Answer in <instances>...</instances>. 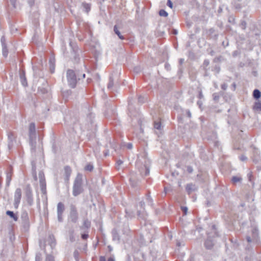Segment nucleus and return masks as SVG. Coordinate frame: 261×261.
Masks as SVG:
<instances>
[{"label":"nucleus","mask_w":261,"mask_h":261,"mask_svg":"<svg viewBox=\"0 0 261 261\" xmlns=\"http://www.w3.org/2000/svg\"><path fill=\"white\" fill-rule=\"evenodd\" d=\"M21 197V191L20 189H17L15 192L14 198L15 202L18 204L19 203Z\"/></svg>","instance_id":"4"},{"label":"nucleus","mask_w":261,"mask_h":261,"mask_svg":"<svg viewBox=\"0 0 261 261\" xmlns=\"http://www.w3.org/2000/svg\"><path fill=\"white\" fill-rule=\"evenodd\" d=\"M135 180H136L135 177L133 176L130 178V181L131 182L132 185L133 187H135L136 186Z\"/></svg>","instance_id":"19"},{"label":"nucleus","mask_w":261,"mask_h":261,"mask_svg":"<svg viewBox=\"0 0 261 261\" xmlns=\"http://www.w3.org/2000/svg\"><path fill=\"white\" fill-rule=\"evenodd\" d=\"M145 101V97L142 96H140L138 98V101L140 103H143Z\"/></svg>","instance_id":"23"},{"label":"nucleus","mask_w":261,"mask_h":261,"mask_svg":"<svg viewBox=\"0 0 261 261\" xmlns=\"http://www.w3.org/2000/svg\"><path fill=\"white\" fill-rule=\"evenodd\" d=\"M45 261H55L54 257L50 254L46 256Z\"/></svg>","instance_id":"16"},{"label":"nucleus","mask_w":261,"mask_h":261,"mask_svg":"<svg viewBox=\"0 0 261 261\" xmlns=\"http://www.w3.org/2000/svg\"><path fill=\"white\" fill-rule=\"evenodd\" d=\"M141 68L140 67H136L134 68V70L136 73H138L141 71Z\"/></svg>","instance_id":"27"},{"label":"nucleus","mask_w":261,"mask_h":261,"mask_svg":"<svg viewBox=\"0 0 261 261\" xmlns=\"http://www.w3.org/2000/svg\"><path fill=\"white\" fill-rule=\"evenodd\" d=\"M64 210V205L63 203L62 202H59L57 206V211H58V219L59 221H61L62 220V215Z\"/></svg>","instance_id":"3"},{"label":"nucleus","mask_w":261,"mask_h":261,"mask_svg":"<svg viewBox=\"0 0 261 261\" xmlns=\"http://www.w3.org/2000/svg\"><path fill=\"white\" fill-rule=\"evenodd\" d=\"M240 159H241V161H244L246 160V159H247V157H246V156H245V155H241V157H240Z\"/></svg>","instance_id":"33"},{"label":"nucleus","mask_w":261,"mask_h":261,"mask_svg":"<svg viewBox=\"0 0 261 261\" xmlns=\"http://www.w3.org/2000/svg\"><path fill=\"white\" fill-rule=\"evenodd\" d=\"M198 104L199 105V107H201V103H200L199 101L198 102Z\"/></svg>","instance_id":"57"},{"label":"nucleus","mask_w":261,"mask_h":261,"mask_svg":"<svg viewBox=\"0 0 261 261\" xmlns=\"http://www.w3.org/2000/svg\"><path fill=\"white\" fill-rule=\"evenodd\" d=\"M170 191V189H167V188H164V192H165V194H166L167 192H169V191Z\"/></svg>","instance_id":"41"},{"label":"nucleus","mask_w":261,"mask_h":261,"mask_svg":"<svg viewBox=\"0 0 261 261\" xmlns=\"http://www.w3.org/2000/svg\"><path fill=\"white\" fill-rule=\"evenodd\" d=\"M144 205V202L143 201H141L139 203V207L140 208L139 210H138L137 211V214L139 217L140 218H144V216L143 214L144 213V208L143 206Z\"/></svg>","instance_id":"5"},{"label":"nucleus","mask_w":261,"mask_h":261,"mask_svg":"<svg viewBox=\"0 0 261 261\" xmlns=\"http://www.w3.org/2000/svg\"><path fill=\"white\" fill-rule=\"evenodd\" d=\"M93 169V166L90 164H87L85 167V170L86 171H91Z\"/></svg>","instance_id":"15"},{"label":"nucleus","mask_w":261,"mask_h":261,"mask_svg":"<svg viewBox=\"0 0 261 261\" xmlns=\"http://www.w3.org/2000/svg\"><path fill=\"white\" fill-rule=\"evenodd\" d=\"M84 7H85V8L86 10V12H88L89 11L90 9V6H89V5L88 4H85L84 5Z\"/></svg>","instance_id":"26"},{"label":"nucleus","mask_w":261,"mask_h":261,"mask_svg":"<svg viewBox=\"0 0 261 261\" xmlns=\"http://www.w3.org/2000/svg\"><path fill=\"white\" fill-rule=\"evenodd\" d=\"M147 199L150 201H151V199L150 197H148Z\"/></svg>","instance_id":"56"},{"label":"nucleus","mask_w":261,"mask_h":261,"mask_svg":"<svg viewBox=\"0 0 261 261\" xmlns=\"http://www.w3.org/2000/svg\"><path fill=\"white\" fill-rule=\"evenodd\" d=\"M187 192L188 194H191L192 192L196 190L197 188L195 185L192 184H188L186 188Z\"/></svg>","instance_id":"6"},{"label":"nucleus","mask_w":261,"mask_h":261,"mask_svg":"<svg viewBox=\"0 0 261 261\" xmlns=\"http://www.w3.org/2000/svg\"><path fill=\"white\" fill-rule=\"evenodd\" d=\"M108 87L109 89L112 88V85L111 83H109Z\"/></svg>","instance_id":"44"},{"label":"nucleus","mask_w":261,"mask_h":261,"mask_svg":"<svg viewBox=\"0 0 261 261\" xmlns=\"http://www.w3.org/2000/svg\"><path fill=\"white\" fill-rule=\"evenodd\" d=\"M72 170L69 166H65L64 167V174L66 180H68L71 175Z\"/></svg>","instance_id":"7"},{"label":"nucleus","mask_w":261,"mask_h":261,"mask_svg":"<svg viewBox=\"0 0 261 261\" xmlns=\"http://www.w3.org/2000/svg\"><path fill=\"white\" fill-rule=\"evenodd\" d=\"M247 240L248 242H249V243H250L252 241V240L250 237H247Z\"/></svg>","instance_id":"38"},{"label":"nucleus","mask_w":261,"mask_h":261,"mask_svg":"<svg viewBox=\"0 0 261 261\" xmlns=\"http://www.w3.org/2000/svg\"><path fill=\"white\" fill-rule=\"evenodd\" d=\"M253 95L255 98L258 99L261 96V93L258 90L255 89L253 91Z\"/></svg>","instance_id":"9"},{"label":"nucleus","mask_w":261,"mask_h":261,"mask_svg":"<svg viewBox=\"0 0 261 261\" xmlns=\"http://www.w3.org/2000/svg\"><path fill=\"white\" fill-rule=\"evenodd\" d=\"M6 214L9 216H10L11 218H13L15 220H17V218L16 216H15L13 212L8 211H7Z\"/></svg>","instance_id":"12"},{"label":"nucleus","mask_w":261,"mask_h":261,"mask_svg":"<svg viewBox=\"0 0 261 261\" xmlns=\"http://www.w3.org/2000/svg\"><path fill=\"white\" fill-rule=\"evenodd\" d=\"M116 92H117V94H116L115 93V97H116V96H118V97H120V90H115V93H116Z\"/></svg>","instance_id":"29"},{"label":"nucleus","mask_w":261,"mask_h":261,"mask_svg":"<svg viewBox=\"0 0 261 261\" xmlns=\"http://www.w3.org/2000/svg\"><path fill=\"white\" fill-rule=\"evenodd\" d=\"M108 261H114V260L112 258H110L109 259Z\"/></svg>","instance_id":"52"},{"label":"nucleus","mask_w":261,"mask_h":261,"mask_svg":"<svg viewBox=\"0 0 261 261\" xmlns=\"http://www.w3.org/2000/svg\"><path fill=\"white\" fill-rule=\"evenodd\" d=\"M242 180V178L239 176H233L232 178V181L233 183L240 182Z\"/></svg>","instance_id":"14"},{"label":"nucleus","mask_w":261,"mask_h":261,"mask_svg":"<svg viewBox=\"0 0 261 261\" xmlns=\"http://www.w3.org/2000/svg\"><path fill=\"white\" fill-rule=\"evenodd\" d=\"M35 132V125L34 123H31L29 125L30 135L34 134Z\"/></svg>","instance_id":"8"},{"label":"nucleus","mask_w":261,"mask_h":261,"mask_svg":"<svg viewBox=\"0 0 261 261\" xmlns=\"http://www.w3.org/2000/svg\"><path fill=\"white\" fill-rule=\"evenodd\" d=\"M99 261H106V258L103 256H101L99 259Z\"/></svg>","instance_id":"37"},{"label":"nucleus","mask_w":261,"mask_h":261,"mask_svg":"<svg viewBox=\"0 0 261 261\" xmlns=\"http://www.w3.org/2000/svg\"><path fill=\"white\" fill-rule=\"evenodd\" d=\"M159 14L161 16L167 17L168 16V13L164 10H161L159 12Z\"/></svg>","instance_id":"17"},{"label":"nucleus","mask_w":261,"mask_h":261,"mask_svg":"<svg viewBox=\"0 0 261 261\" xmlns=\"http://www.w3.org/2000/svg\"><path fill=\"white\" fill-rule=\"evenodd\" d=\"M126 147L129 149H131L133 148V144L132 143H128L126 145Z\"/></svg>","instance_id":"30"},{"label":"nucleus","mask_w":261,"mask_h":261,"mask_svg":"<svg viewBox=\"0 0 261 261\" xmlns=\"http://www.w3.org/2000/svg\"><path fill=\"white\" fill-rule=\"evenodd\" d=\"M117 164L118 166L120 167L123 164V162L121 160H119L117 161Z\"/></svg>","instance_id":"34"},{"label":"nucleus","mask_w":261,"mask_h":261,"mask_svg":"<svg viewBox=\"0 0 261 261\" xmlns=\"http://www.w3.org/2000/svg\"><path fill=\"white\" fill-rule=\"evenodd\" d=\"M254 109L256 111H261V103L259 102H255Z\"/></svg>","instance_id":"11"},{"label":"nucleus","mask_w":261,"mask_h":261,"mask_svg":"<svg viewBox=\"0 0 261 261\" xmlns=\"http://www.w3.org/2000/svg\"><path fill=\"white\" fill-rule=\"evenodd\" d=\"M3 55L5 56H7V51H3Z\"/></svg>","instance_id":"49"},{"label":"nucleus","mask_w":261,"mask_h":261,"mask_svg":"<svg viewBox=\"0 0 261 261\" xmlns=\"http://www.w3.org/2000/svg\"><path fill=\"white\" fill-rule=\"evenodd\" d=\"M161 124L159 122H154V128L156 129L160 130L161 129Z\"/></svg>","instance_id":"18"},{"label":"nucleus","mask_w":261,"mask_h":261,"mask_svg":"<svg viewBox=\"0 0 261 261\" xmlns=\"http://www.w3.org/2000/svg\"><path fill=\"white\" fill-rule=\"evenodd\" d=\"M169 66H170V65H169V64H166L165 65V67H166L167 69H168V68H169Z\"/></svg>","instance_id":"50"},{"label":"nucleus","mask_w":261,"mask_h":261,"mask_svg":"<svg viewBox=\"0 0 261 261\" xmlns=\"http://www.w3.org/2000/svg\"><path fill=\"white\" fill-rule=\"evenodd\" d=\"M145 172L144 173V174H143L142 172H141V173L143 175H144V176H147L149 174V169L148 167H147L146 166L145 167Z\"/></svg>","instance_id":"21"},{"label":"nucleus","mask_w":261,"mask_h":261,"mask_svg":"<svg viewBox=\"0 0 261 261\" xmlns=\"http://www.w3.org/2000/svg\"><path fill=\"white\" fill-rule=\"evenodd\" d=\"M35 261H41V259L39 256H36Z\"/></svg>","instance_id":"40"},{"label":"nucleus","mask_w":261,"mask_h":261,"mask_svg":"<svg viewBox=\"0 0 261 261\" xmlns=\"http://www.w3.org/2000/svg\"><path fill=\"white\" fill-rule=\"evenodd\" d=\"M216 70H217V73H218L220 71V68L219 67H216Z\"/></svg>","instance_id":"48"},{"label":"nucleus","mask_w":261,"mask_h":261,"mask_svg":"<svg viewBox=\"0 0 261 261\" xmlns=\"http://www.w3.org/2000/svg\"><path fill=\"white\" fill-rule=\"evenodd\" d=\"M209 64V62L207 61H204V64L206 66L208 65Z\"/></svg>","instance_id":"45"},{"label":"nucleus","mask_w":261,"mask_h":261,"mask_svg":"<svg viewBox=\"0 0 261 261\" xmlns=\"http://www.w3.org/2000/svg\"><path fill=\"white\" fill-rule=\"evenodd\" d=\"M236 5H237V6H236L237 8H241V6L242 4H236Z\"/></svg>","instance_id":"46"},{"label":"nucleus","mask_w":261,"mask_h":261,"mask_svg":"<svg viewBox=\"0 0 261 261\" xmlns=\"http://www.w3.org/2000/svg\"><path fill=\"white\" fill-rule=\"evenodd\" d=\"M227 86L225 84H223L222 85L221 87L223 90H226L227 88Z\"/></svg>","instance_id":"35"},{"label":"nucleus","mask_w":261,"mask_h":261,"mask_svg":"<svg viewBox=\"0 0 261 261\" xmlns=\"http://www.w3.org/2000/svg\"><path fill=\"white\" fill-rule=\"evenodd\" d=\"M173 33L174 34H177V31L176 30H174Z\"/></svg>","instance_id":"55"},{"label":"nucleus","mask_w":261,"mask_h":261,"mask_svg":"<svg viewBox=\"0 0 261 261\" xmlns=\"http://www.w3.org/2000/svg\"><path fill=\"white\" fill-rule=\"evenodd\" d=\"M126 213L127 214V215H128V217H134V214L133 212H128V210H126Z\"/></svg>","instance_id":"24"},{"label":"nucleus","mask_w":261,"mask_h":261,"mask_svg":"<svg viewBox=\"0 0 261 261\" xmlns=\"http://www.w3.org/2000/svg\"><path fill=\"white\" fill-rule=\"evenodd\" d=\"M234 1L236 3H237L240 2L241 1V0H234Z\"/></svg>","instance_id":"51"},{"label":"nucleus","mask_w":261,"mask_h":261,"mask_svg":"<svg viewBox=\"0 0 261 261\" xmlns=\"http://www.w3.org/2000/svg\"><path fill=\"white\" fill-rule=\"evenodd\" d=\"M22 83L23 85H24V86L26 85L27 82H26V80L25 79L22 80Z\"/></svg>","instance_id":"39"},{"label":"nucleus","mask_w":261,"mask_h":261,"mask_svg":"<svg viewBox=\"0 0 261 261\" xmlns=\"http://www.w3.org/2000/svg\"><path fill=\"white\" fill-rule=\"evenodd\" d=\"M167 5L169 7H170L171 8H172L173 4H172V2H171L170 0H168V1H167Z\"/></svg>","instance_id":"25"},{"label":"nucleus","mask_w":261,"mask_h":261,"mask_svg":"<svg viewBox=\"0 0 261 261\" xmlns=\"http://www.w3.org/2000/svg\"><path fill=\"white\" fill-rule=\"evenodd\" d=\"M188 116L190 118L191 117V114L189 111H187V112Z\"/></svg>","instance_id":"42"},{"label":"nucleus","mask_w":261,"mask_h":261,"mask_svg":"<svg viewBox=\"0 0 261 261\" xmlns=\"http://www.w3.org/2000/svg\"><path fill=\"white\" fill-rule=\"evenodd\" d=\"M84 225L85 226V227L88 228L90 226V222L88 220L85 221Z\"/></svg>","instance_id":"22"},{"label":"nucleus","mask_w":261,"mask_h":261,"mask_svg":"<svg viewBox=\"0 0 261 261\" xmlns=\"http://www.w3.org/2000/svg\"><path fill=\"white\" fill-rule=\"evenodd\" d=\"M67 77L69 84L72 88H74L76 84V76L72 70H68L67 72Z\"/></svg>","instance_id":"2"},{"label":"nucleus","mask_w":261,"mask_h":261,"mask_svg":"<svg viewBox=\"0 0 261 261\" xmlns=\"http://www.w3.org/2000/svg\"><path fill=\"white\" fill-rule=\"evenodd\" d=\"M181 209L184 212L185 214L186 215L187 214V212L188 211V208L187 207H181Z\"/></svg>","instance_id":"31"},{"label":"nucleus","mask_w":261,"mask_h":261,"mask_svg":"<svg viewBox=\"0 0 261 261\" xmlns=\"http://www.w3.org/2000/svg\"><path fill=\"white\" fill-rule=\"evenodd\" d=\"M82 176L81 174H78L74 181L73 188V194L74 196H76L82 193L83 189L82 188Z\"/></svg>","instance_id":"1"},{"label":"nucleus","mask_w":261,"mask_h":261,"mask_svg":"<svg viewBox=\"0 0 261 261\" xmlns=\"http://www.w3.org/2000/svg\"><path fill=\"white\" fill-rule=\"evenodd\" d=\"M254 161L256 162V163H257L258 164H259V168L261 169V163L259 164V162H258V161L256 159H254ZM261 161V160H260Z\"/></svg>","instance_id":"36"},{"label":"nucleus","mask_w":261,"mask_h":261,"mask_svg":"<svg viewBox=\"0 0 261 261\" xmlns=\"http://www.w3.org/2000/svg\"><path fill=\"white\" fill-rule=\"evenodd\" d=\"M184 60L182 59H180V60H179V63L180 64H182V63L184 62Z\"/></svg>","instance_id":"47"},{"label":"nucleus","mask_w":261,"mask_h":261,"mask_svg":"<svg viewBox=\"0 0 261 261\" xmlns=\"http://www.w3.org/2000/svg\"><path fill=\"white\" fill-rule=\"evenodd\" d=\"M199 96H200V98H201V97H203V95H202V94L201 92H200V94H199Z\"/></svg>","instance_id":"53"},{"label":"nucleus","mask_w":261,"mask_h":261,"mask_svg":"<svg viewBox=\"0 0 261 261\" xmlns=\"http://www.w3.org/2000/svg\"><path fill=\"white\" fill-rule=\"evenodd\" d=\"M252 232V235H253V238L254 239H256L257 238V235H258L257 228H253Z\"/></svg>","instance_id":"13"},{"label":"nucleus","mask_w":261,"mask_h":261,"mask_svg":"<svg viewBox=\"0 0 261 261\" xmlns=\"http://www.w3.org/2000/svg\"><path fill=\"white\" fill-rule=\"evenodd\" d=\"M115 34H116L118 36L119 39H124L123 36H122L120 32L119 31L117 30L116 29H115Z\"/></svg>","instance_id":"20"},{"label":"nucleus","mask_w":261,"mask_h":261,"mask_svg":"<svg viewBox=\"0 0 261 261\" xmlns=\"http://www.w3.org/2000/svg\"><path fill=\"white\" fill-rule=\"evenodd\" d=\"M177 245L178 246H180L181 245V244L179 242L177 243Z\"/></svg>","instance_id":"54"},{"label":"nucleus","mask_w":261,"mask_h":261,"mask_svg":"<svg viewBox=\"0 0 261 261\" xmlns=\"http://www.w3.org/2000/svg\"><path fill=\"white\" fill-rule=\"evenodd\" d=\"M242 29H245V22H242Z\"/></svg>","instance_id":"43"},{"label":"nucleus","mask_w":261,"mask_h":261,"mask_svg":"<svg viewBox=\"0 0 261 261\" xmlns=\"http://www.w3.org/2000/svg\"><path fill=\"white\" fill-rule=\"evenodd\" d=\"M88 234H82V238L84 240H86L88 238Z\"/></svg>","instance_id":"32"},{"label":"nucleus","mask_w":261,"mask_h":261,"mask_svg":"<svg viewBox=\"0 0 261 261\" xmlns=\"http://www.w3.org/2000/svg\"><path fill=\"white\" fill-rule=\"evenodd\" d=\"M193 170L192 169V168L190 166H188L187 167V171L189 173H191L193 172Z\"/></svg>","instance_id":"28"},{"label":"nucleus","mask_w":261,"mask_h":261,"mask_svg":"<svg viewBox=\"0 0 261 261\" xmlns=\"http://www.w3.org/2000/svg\"><path fill=\"white\" fill-rule=\"evenodd\" d=\"M205 247L208 249H211L213 246V243L210 240H207L205 242Z\"/></svg>","instance_id":"10"}]
</instances>
